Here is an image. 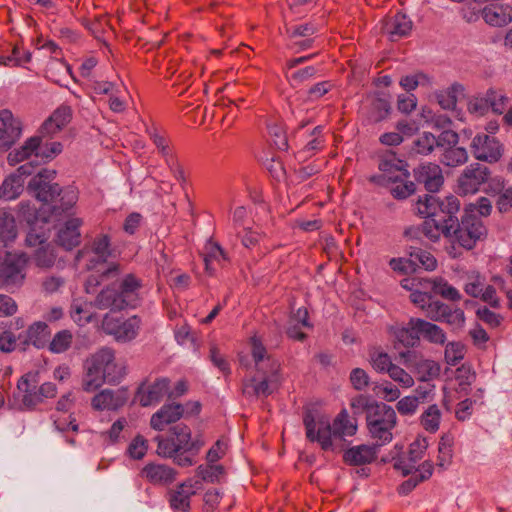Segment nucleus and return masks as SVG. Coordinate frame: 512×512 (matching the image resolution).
Returning <instances> with one entry per match:
<instances>
[{"label": "nucleus", "instance_id": "49530a36", "mask_svg": "<svg viewBox=\"0 0 512 512\" xmlns=\"http://www.w3.org/2000/svg\"><path fill=\"white\" fill-rule=\"evenodd\" d=\"M73 335L69 330L57 332L48 344L50 352L60 354L66 352L72 345Z\"/></svg>", "mask_w": 512, "mask_h": 512}, {"label": "nucleus", "instance_id": "c03bdc74", "mask_svg": "<svg viewBox=\"0 0 512 512\" xmlns=\"http://www.w3.org/2000/svg\"><path fill=\"white\" fill-rule=\"evenodd\" d=\"M441 416L439 407L432 404L422 413L420 423L427 432L435 433L439 429Z\"/></svg>", "mask_w": 512, "mask_h": 512}, {"label": "nucleus", "instance_id": "dca6fc26", "mask_svg": "<svg viewBox=\"0 0 512 512\" xmlns=\"http://www.w3.org/2000/svg\"><path fill=\"white\" fill-rule=\"evenodd\" d=\"M201 488V481L187 480L169 492L170 507L174 512H188L190 498Z\"/></svg>", "mask_w": 512, "mask_h": 512}, {"label": "nucleus", "instance_id": "39448f33", "mask_svg": "<svg viewBox=\"0 0 512 512\" xmlns=\"http://www.w3.org/2000/svg\"><path fill=\"white\" fill-rule=\"evenodd\" d=\"M110 245V237L107 234L97 235L92 243L93 252L102 262L97 269L98 274H92L86 280L85 288L88 293L94 292L102 282L113 280L123 272V267L119 263H107V258L111 256Z\"/></svg>", "mask_w": 512, "mask_h": 512}, {"label": "nucleus", "instance_id": "f8f14e48", "mask_svg": "<svg viewBox=\"0 0 512 512\" xmlns=\"http://www.w3.org/2000/svg\"><path fill=\"white\" fill-rule=\"evenodd\" d=\"M55 176V170L42 169L30 180L28 188L39 201L48 203L60 195L61 189L59 185L52 183Z\"/></svg>", "mask_w": 512, "mask_h": 512}, {"label": "nucleus", "instance_id": "7c9ffc66", "mask_svg": "<svg viewBox=\"0 0 512 512\" xmlns=\"http://www.w3.org/2000/svg\"><path fill=\"white\" fill-rule=\"evenodd\" d=\"M49 336L50 331L48 325L45 322L38 321L30 325L26 330L23 344H31L40 349L46 346Z\"/></svg>", "mask_w": 512, "mask_h": 512}, {"label": "nucleus", "instance_id": "5fc2aeb1", "mask_svg": "<svg viewBox=\"0 0 512 512\" xmlns=\"http://www.w3.org/2000/svg\"><path fill=\"white\" fill-rule=\"evenodd\" d=\"M466 354V347L459 341L449 342L444 351V358L448 365H456Z\"/></svg>", "mask_w": 512, "mask_h": 512}, {"label": "nucleus", "instance_id": "4c0bfd02", "mask_svg": "<svg viewBox=\"0 0 512 512\" xmlns=\"http://www.w3.org/2000/svg\"><path fill=\"white\" fill-rule=\"evenodd\" d=\"M106 381L103 372H100L94 365L85 361V373L82 379V388L86 392H93L100 388Z\"/></svg>", "mask_w": 512, "mask_h": 512}, {"label": "nucleus", "instance_id": "9d476101", "mask_svg": "<svg viewBox=\"0 0 512 512\" xmlns=\"http://www.w3.org/2000/svg\"><path fill=\"white\" fill-rule=\"evenodd\" d=\"M139 328L140 319L137 316L122 320L112 314H106L102 321L103 331L121 342L134 339L138 334Z\"/></svg>", "mask_w": 512, "mask_h": 512}, {"label": "nucleus", "instance_id": "393cba45", "mask_svg": "<svg viewBox=\"0 0 512 512\" xmlns=\"http://www.w3.org/2000/svg\"><path fill=\"white\" fill-rule=\"evenodd\" d=\"M364 109L368 120L371 123H378L388 117L391 105L385 96L373 94L366 97Z\"/></svg>", "mask_w": 512, "mask_h": 512}, {"label": "nucleus", "instance_id": "4468645a", "mask_svg": "<svg viewBox=\"0 0 512 512\" xmlns=\"http://www.w3.org/2000/svg\"><path fill=\"white\" fill-rule=\"evenodd\" d=\"M170 380L158 378L152 383L143 382L137 389L135 400L143 407L158 404L167 395Z\"/></svg>", "mask_w": 512, "mask_h": 512}, {"label": "nucleus", "instance_id": "bf43d9fd", "mask_svg": "<svg viewBox=\"0 0 512 512\" xmlns=\"http://www.w3.org/2000/svg\"><path fill=\"white\" fill-rule=\"evenodd\" d=\"M196 474L200 477L201 481L214 483L218 482L224 475V468L222 465H200L196 470Z\"/></svg>", "mask_w": 512, "mask_h": 512}, {"label": "nucleus", "instance_id": "0e129e2a", "mask_svg": "<svg viewBox=\"0 0 512 512\" xmlns=\"http://www.w3.org/2000/svg\"><path fill=\"white\" fill-rule=\"evenodd\" d=\"M70 120L71 109L68 106H61L46 120V128H49L51 123H55L56 127L61 130Z\"/></svg>", "mask_w": 512, "mask_h": 512}, {"label": "nucleus", "instance_id": "680f3d73", "mask_svg": "<svg viewBox=\"0 0 512 512\" xmlns=\"http://www.w3.org/2000/svg\"><path fill=\"white\" fill-rule=\"evenodd\" d=\"M437 144L436 137L429 132H424L414 141V151L418 154H430Z\"/></svg>", "mask_w": 512, "mask_h": 512}, {"label": "nucleus", "instance_id": "a878e982", "mask_svg": "<svg viewBox=\"0 0 512 512\" xmlns=\"http://www.w3.org/2000/svg\"><path fill=\"white\" fill-rule=\"evenodd\" d=\"M378 454V445H357L344 451L343 461L350 466H360L373 462Z\"/></svg>", "mask_w": 512, "mask_h": 512}, {"label": "nucleus", "instance_id": "f704fd0d", "mask_svg": "<svg viewBox=\"0 0 512 512\" xmlns=\"http://www.w3.org/2000/svg\"><path fill=\"white\" fill-rule=\"evenodd\" d=\"M39 144L40 137L34 136L29 138L19 149H16L8 154V163L10 165H16L22 161L28 160L33 155L36 157Z\"/></svg>", "mask_w": 512, "mask_h": 512}, {"label": "nucleus", "instance_id": "f3484780", "mask_svg": "<svg viewBox=\"0 0 512 512\" xmlns=\"http://www.w3.org/2000/svg\"><path fill=\"white\" fill-rule=\"evenodd\" d=\"M427 447L428 442L425 438L415 439L409 446L407 458L399 457L394 459V469L400 471L403 476L409 475L415 469V464L423 458Z\"/></svg>", "mask_w": 512, "mask_h": 512}, {"label": "nucleus", "instance_id": "7ed1b4c3", "mask_svg": "<svg viewBox=\"0 0 512 512\" xmlns=\"http://www.w3.org/2000/svg\"><path fill=\"white\" fill-rule=\"evenodd\" d=\"M143 287L141 278L133 273L125 274L117 283L108 285L95 298L98 309L120 311L127 307H136L140 301Z\"/></svg>", "mask_w": 512, "mask_h": 512}, {"label": "nucleus", "instance_id": "5701e85b", "mask_svg": "<svg viewBox=\"0 0 512 512\" xmlns=\"http://www.w3.org/2000/svg\"><path fill=\"white\" fill-rule=\"evenodd\" d=\"M412 29V21L400 12L388 16L383 20L382 31L387 34L391 41H396L407 36Z\"/></svg>", "mask_w": 512, "mask_h": 512}, {"label": "nucleus", "instance_id": "58836bf2", "mask_svg": "<svg viewBox=\"0 0 512 512\" xmlns=\"http://www.w3.org/2000/svg\"><path fill=\"white\" fill-rule=\"evenodd\" d=\"M17 237V226L14 216L5 209H0V239L5 244L13 242Z\"/></svg>", "mask_w": 512, "mask_h": 512}, {"label": "nucleus", "instance_id": "6e6d98bb", "mask_svg": "<svg viewBox=\"0 0 512 512\" xmlns=\"http://www.w3.org/2000/svg\"><path fill=\"white\" fill-rule=\"evenodd\" d=\"M369 356L371 365L377 372L387 373L393 365L391 357L379 348H374Z\"/></svg>", "mask_w": 512, "mask_h": 512}, {"label": "nucleus", "instance_id": "ea45409f", "mask_svg": "<svg viewBox=\"0 0 512 512\" xmlns=\"http://www.w3.org/2000/svg\"><path fill=\"white\" fill-rule=\"evenodd\" d=\"M204 262L206 271L212 274L216 267L215 264L221 265L226 261V255L223 249L215 242L209 241L205 245Z\"/></svg>", "mask_w": 512, "mask_h": 512}, {"label": "nucleus", "instance_id": "a211bd4d", "mask_svg": "<svg viewBox=\"0 0 512 512\" xmlns=\"http://www.w3.org/2000/svg\"><path fill=\"white\" fill-rule=\"evenodd\" d=\"M140 476L153 485H169L177 476V471L167 464L150 462L140 471Z\"/></svg>", "mask_w": 512, "mask_h": 512}, {"label": "nucleus", "instance_id": "2eb2a0df", "mask_svg": "<svg viewBox=\"0 0 512 512\" xmlns=\"http://www.w3.org/2000/svg\"><path fill=\"white\" fill-rule=\"evenodd\" d=\"M21 122L8 109L0 111V149L8 150L20 137Z\"/></svg>", "mask_w": 512, "mask_h": 512}, {"label": "nucleus", "instance_id": "de8ad7c7", "mask_svg": "<svg viewBox=\"0 0 512 512\" xmlns=\"http://www.w3.org/2000/svg\"><path fill=\"white\" fill-rule=\"evenodd\" d=\"M311 136L312 139L309 140L304 148L298 152L299 158L303 160L311 157L324 146L322 129L320 126H317L313 129Z\"/></svg>", "mask_w": 512, "mask_h": 512}, {"label": "nucleus", "instance_id": "72a5a7b5", "mask_svg": "<svg viewBox=\"0 0 512 512\" xmlns=\"http://www.w3.org/2000/svg\"><path fill=\"white\" fill-rule=\"evenodd\" d=\"M489 191L499 193L496 206L501 213L507 212L512 208V187L504 189V180L501 177H495L490 180Z\"/></svg>", "mask_w": 512, "mask_h": 512}, {"label": "nucleus", "instance_id": "4be33fe9", "mask_svg": "<svg viewBox=\"0 0 512 512\" xmlns=\"http://www.w3.org/2000/svg\"><path fill=\"white\" fill-rule=\"evenodd\" d=\"M416 180L423 183L429 192H436L443 185L444 178L439 165L425 163L414 170Z\"/></svg>", "mask_w": 512, "mask_h": 512}, {"label": "nucleus", "instance_id": "473e14b6", "mask_svg": "<svg viewBox=\"0 0 512 512\" xmlns=\"http://www.w3.org/2000/svg\"><path fill=\"white\" fill-rule=\"evenodd\" d=\"M433 474V464L431 461H424L408 480L404 481L398 488L402 495L410 493L419 483L428 480Z\"/></svg>", "mask_w": 512, "mask_h": 512}, {"label": "nucleus", "instance_id": "6ab92c4d", "mask_svg": "<svg viewBox=\"0 0 512 512\" xmlns=\"http://www.w3.org/2000/svg\"><path fill=\"white\" fill-rule=\"evenodd\" d=\"M184 406L179 403L163 405L150 419V426L154 430L163 431L166 426L176 423L184 416Z\"/></svg>", "mask_w": 512, "mask_h": 512}, {"label": "nucleus", "instance_id": "412c9836", "mask_svg": "<svg viewBox=\"0 0 512 512\" xmlns=\"http://www.w3.org/2000/svg\"><path fill=\"white\" fill-rule=\"evenodd\" d=\"M128 400L126 390H110L105 389L96 394L91 401V405L95 410H116L122 407Z\"/></svg>", "mask_w": 512, "mask_h": 512}, {"label": "nucleus", "instance_id": "774afa93", "mask_svg": "<svg viewBox=\"0 0 512 512\" xmlns=\"http://www.w3.org/2000/svg\"><path fill=\"white\" fill-rule=\"evenodd\" d=\"M147 450V440L143 436L137 435L129 444L127 448V453L131 458L135 460H140L146 455Z\"/></svg>", "mask_w": 512, "mask_h": 512}, {"label": "nucleus", "instance_id": "13d9d810", "mask_svg": "<svg viewBox=\"0 0 512 512\" xmlns=\"http://www.w3.org/2000/svg\"><path fill=\"white\" fill-rule=\"evenodd\" d=\"M414 325L411 324V319L408 321L405 327L399 329L396 333L397 339L405 347H414L420 341V333L413 329Z\"/></svg>", "mask_w": 512, "mask_h": 512}, {"label": "nucleus", "instance_id": "09e8293b", "mask_svg": "<svg viewBox=\"0 0 512 512\" xmlns=\"http://www.w3.org/2000/svg\"><path fill=\"white\" fill-rule=\"evenodd\" d=\"M35 264L40 268H50L54 265L56 255L51 244L46 243L38 247L33 255Z\"/></svg>", "mask_w": 512, "mask_h": 512}, {"label": "nucleus", "instance_id": "1a4fd4ad", "mask_svg": "<svg viewBox=\"0 0 512 512\" xmlns=\"http://www.w3.org/2000/svg\"><path fill=\"white\" fill-rule=\"evenodd\" d=\"M490 180V170L487 166L471 163L459 175L456 192L460 196L474 195Z\"/></svg>", "mask_w": 512, "mask_h": 512}, {"label": "nucleus", "instance_id": "b1692460", "mask_svg": "<svg viewBox=\"0 0 512 512\" xmlns=\"http://www.w3.org/2000/svg\"><path fill=\"white\" fill-rule=\"evenodd\" d=\"M494 1L481 5L480 14L485 22L492 26H504L512 21V7L509 5H500Z\"/></svg>", "mask_w": 512, "mask_h": 512}, {"label": "nucleus", "instance_id": "603ef678", "mask_svg": "<svg viewBox=\"0 0 512 512\" xmlns=\"http://www.w3.org/2000/svg\"><path fill=\"white\" fill-rule=\"evenodd\" d=\"M452 457V439L449 436H443L438 445L437 467L445 469L451 463Z\"/></svg>", "mask_w": 512, "mask_h": 512}, {"label": "nucleus", "instance_id": "f257e3e1", "mask_svg": "<svg viewBox=\"0 0 512 512\" xmlns=\"http://www.w3.org/2000/svg\"><path fill=\"white\" fill-rule=\"evenodd\" d=\"M250 345L255 374L243 382L242 392L246 397H268L280 381L281 364L257 337L251 338Z\"/></svg>", "mask_w": 512, "mask_h": 512}, {"label": "nucleus", "instance_id": "a19ab883", "mask_svg": "<svg viewBox=\"0 0 512 512\" xmlns=\"http://www.w3.org/2000/svg\"><path fill=\"white\" fill-rule=\"evenodd\" d=\"M149 137L153 144L157 147L159 153L165 158L168 165H171L173 161L172 149L170 146V140L165 132L152 128L148 131Z\"/></svg>", "mask_w": 512, "mask_h": 512}, {"label": "nucleus", "instance_id": "3c124183", "mask_svg": "<svg viewBox=\"0 0 512 512\" xmlns=\"http://www.w3.org/2000/svg\"><path fill=\"white\" fill-rule=\"evenodd\" d=\"M438 197L425 195L416 203L417 212L428 219L437 218Z\"/></svg>", "mask_w": 512, "mask_h": 512}, {"label": "nucleus", "instance_id": "c756f323", "mask_svg": "<svg viewBox=\"0 0 512 512\" xmlns=\"http://www.w3.org/2000/svg\"><path fill=\"white\" fill-rule=\"evenodd\" d=\"M451 221V219H428L424 222L423 233L428 239L434 242L438 241L441 236H444L446 239L450 240L452 235Z\"/></svg>", "mask_w": 512, "mask_h": 512}, {"label": "nucleus", "instance_id": "6e6552de", "mask_svg": "<svg viewBox=\"0 0 512 512\" xmlns=\"http://www.w3.org/2000/svg\"><path fill=\"white\" fill-rule=\"evenodd\" d=\"M450 242H456L465 249H472L476 242L486 235L483 222L474 215L465 214L461 221L453 222Z\"/></svg>", "mask_w": 512, "mask_h": 512}, {"label": "nucleus", "instance_id": "0eeeda50", "mask_svg": "<svg viewBox=\"0 0 512 512\" xmlns=\"http://www.w3.org/2000/svg\"><path fill=\"white\" fill-rule=\"evenodd\" d=\"M28 262L24 253L0 252V288L10 292L19 289L26 279Z\"/></svg>", "mask_w": 512, "mask_h": 512}, {"label": "nucleus", "instance_id": "4d7b16f0", "mask_svg": "<svg viewBox=\"0 0 512 512\" xmlns=\"http://www.w3.org/2000/svg\"><path fill=\"white\" fill-rule=\"evenodd\" d=\"M387 374L394 382L398 383V385L404 389L411 388L415 384L412 375L398 365L393 364L390 366Z\"/></svg>", "mask_w": 512, "mask_h": 512}, {"label": "nucleus", "instance_id": "2f4dec72", "mask_svg": "<svg viewBox=\"0 0 512 512\" xmlns=\"http://www.w3.org/2000/svg\"><path fill=\"white\" fill-rule=\"evenodd\" d=\"M389 190L395 199L403 200L412 195L415 190L414 182L408 180V174L400 173L395 177H389Z\"/></svg>", "mask_w": 512, "mask_h": 512}, {"label": "nucleus", "instance_id": "20e7f679", "mask_svg": "<svg viewBox=\"0 0 512 512\" xmlns=\"http://www.w3.org/2000/svg\"><path fill=\"white\" fill-rule=\"evenodd\" d=\"M154 441L157 442V454L164 458H171L181 451L197 455L204 446L199 437L192 438L190 427L183 423L171 427L169 437L157 435Z\"/></svg>", "mask_w": 512, "mask_h": 512}, {"label": "nucleus", "instance_id": "e433bc0d", "mask_svg": "<svg viewBox=\"0 0 512 512\" xmlns=\"http://www.w3.org/2000/svg\"><path fill=\"white\" fill-rule=\"evenodd\" d=\"M425 285L428 286V290L433 291L435 294H439L444 299L450 301L461 300L460 292L441 277L428 279V282H426Z\"/></svg>", "mask_w": 512, "mask_h": 512}, {"label": "nucleus", "instance_id": "69168bd1", "mask_svg": "<svg viewBox=\"0 0 512 512\" xmlns=\"http://www.w3.org/2000/svg\"><path fill=\"white\" fill-rule=\"evenodd\" d=\"M485 285L484 278L478 273L469 274L464 286V291L471 297L478 298L482 294Z\"/></svg>", "mask_w": 512, "mask_h": 512}, {"label": "nucleus", "instance_id": "052dcab7", "mask_svg": "<svg viewBox=\"0 0 512 512\" xmlns=\"http://www.w3.org/2000/svg\"><path fill=\"white\" fill-rule=\"evenodd\" d=\"M410 262L413 265L421 266L425 270H434L437 266V261L434 256L421 249H418L410 254Z\"/></svg>", "mask_w": 512, "mask_h": 512}, {"label": "nucleus", "instance_id": "bb28decb", "mask_svg": "<svg viewBox=\"0 0 512 512\" xmlns=\"http://www.w3.org/2000/svg\"><path fill=\"white\" fill-rule=\"evenodd\" d=\"M35 375L28 373L20 378L17 384V389L22 396V404L26 408H33L41 403L42 397L37 389V381Z\"/></svg>", "mask_w": 512, "mask_h": 512}, {"label": "nucleus", "instance_id": "cd10ccee", "mask_svg": "<svg viewBox=\"0 0 512 512\" xmlns=\"http://www.w3.org/2000/svg\"><path fill=\"white\" fill-rule=\"evenodd\" d=\"M411 324L414 325L413 329L420 333V338L425 341L435 345L445 344L446 333L438 325L420 318H411Z\"/></svg>", "mask_w": 512, "mask_h": 512}, {"label": "nucleus", "instance_id": "c9c22d12", "mask_svg": "<svg viewBox=\"0 0 512 512\" xmlns=\"http://www.w3.org/2000/svg\"><path fill=\"white\" fill-rule=\"evenodd\" d=\"M460 210V201L455 195H448L444 198L438 197L437 219H451L452 223L457 222L456 214Z\"/></svg>", "mask_w": 512, "mask_h": 512}, {"label": "nucleus", "instance_id": "37998d69", "mask_svg": "<svg viewBox=\"0 0 512 512\" xmlns=\"http://www.w3.org/2000/svg\"><path fill=\"white\" fill-rule=\"evenodd\" d=\"M463 92L464 87L459 83H454L447 90L437 93V101L445 110L454 109L458 95L463 94Z\"/></svg>", "mask_w": 512, "mask_h": 512}, {"label": "nucleus", "instance_id": "864d4df0", "mask_svg": "<svg viewBox=\"0 0 512 512\" xmlns=\"http://www.w3.org/2000/svg\"><path fill=\"white\" fill-rule=\"evenodd\" d=\"M87 360L100 372H105L110 362L115 360V352L110 348L104 347L92 354Z\"/></svg>", "mask_w": 512, "mask_h": 512}, {"label": "nucleus", "instance_id": "423d86ee", "mask_svg": "<svg viewBox=\"0 0 512 512\" xmlns=\"http://www.w3.org/2000/svg\"><path fill=\"white\" fill-rule=\"evenodd\" d=\"M366 421L371 437L380 442L379 446L392 440V430L396 426L397 416L391 406L385 403H372Z\"/></svg>", "mask_w": 512, "mask_h": 512}, {"label": "nucleus", "instance_id": "ddd939ff", "mask_svg": "<svg viewBox=\"0 0 512 512\" xmlns=\"http://www.w3.org/2000/svg\"><path fill=\"white\" fill-rule=\"evenodd\" d=\"M401 356L404 358V364L415 373L418 381L430 382L440 376L441 366L438 362L411 352L402 353Z\"/></svg>", "mask_w": 512, "mask_h": 512}, {"label": "nucleus", "instance_id": "8fccbe9b", "mask_svg": "<svg viewBox=\"0 0 512 512\" xmlns=\"http://www.w3.org/2000/svg\"><path fill=\"white\" fill-rule=\"evenodd\" d=\"M475 379L476 373L470 365L463 364L456 369L455 380L458 384L457 390L466 393Z\"/></svg>", "mask_w": 512, "mask_h": 512}, {"label": "nucleus", "instance_id": "9b49d317", "mask_svg": "<svg viewBox=\"0 0 512 512\" xmlns=\"http://www.w3.org/2000/svg\"><path fill=\"white\" fill-rule=\"evenodd\" d=\"M472 155L480 161L488 163L497 162L503 154V145L489 134L478 133L470 145Z\"/></svg>", "mask_w": 512, "mask_h": 512}, {"label": "nucleus", "instance_id": "aec40b11", "mask_svg": "<svg viewBox=\"0 0 512 512\" xmlns=\"http://www.w3.org/2000/svg\"><path fill=\"white\" fill-rule=\"evenodd\" d=\"M32 162L21 165L17 172L19 174H12L8 176L2 186L0 196L6 200H12L17 198L23 191L24 181L22 176L31 175L33 172Z\"/></svg>", "mask_w": 512, "mask_h": 512}, {"label": "nucleus", "instance_id": "e2e57ef3", "mask_svg": "<svg viewBox=\"0 0 512 512\" xmlns=\"http://www.w3.org/2000/svg\"><path fill=\"white\" fill-rule=\"evenodd\" d=\"M467 111L475 117L486 115L489 111V100L486 95L471 97L467 102Z\"/></svg>", "mask_w": 512, "mask_h": 512}, {"label": "nucleus", "instance_id": "a18cd8bd", "mask_svg": "<svg viewBox=\"0 0 512 512\" xmlns=\"http://www.w3.org/2000/svg\"><path fill=\"white\" fill-rule=\"evenodd\" d=\"M468 160V154L465 148L463 147H446L442 157L441 162L449 167H456L461 164H464Z\"/></svg>", "mask_w": 512, "mask_h": 512}, {"label": "nucleus", "instance_id": "338daca9", "mask_svg": "<svg viewBox=\"0 0 512 512\" xmlns=\"http://www.w3.org/2000/svg\"><path fill=\"white\" fill-rule=\"evenodd\" d=\"M486 97L489 100V110L491 109L496 114H502L508 103V97L495 90L489 89L486 92Z\"/></svg>", "mask_w": 512, "mask_h": 512}, {"label": "nucleus", "instance_id": "c85d7f7f", "mask_svg": "<svg viewBox=\"0 0 512 512\" xmlns=\"http://www.w3.org/2000/svg\"><path fill=\"white\" fill-rule=\"evenodd\" d=\"M82 225V220L79 218H70L66 221L57 236L59 245L67 250H71L80 243L81 234L79 228Z\"/></svg>", "mask_w": 512, "mask_h": 512}, {"label": "nucleus", "instance_id": "f03ea898", "mask_svg": "<svg viewBox=\"0 0 512 512\" xmlns=\"http://www.w3.org/2000/svg\"><path fill=\"white\" fill-rule=\"evenodd\" d=\"M303 423L306 437L312 442H318L325 451L333 449L332 437L344 439L346 436L355 435L357 431L356 420L346 410H342L332 424L324 418L316 419L312 411H307Z\"/></svg>", "mask_w": 512, "mask_h": 512}, {"label": "nucleus", "instance_id": "79ce46f5", "mask_svg": "<svg viewBox=\"0 0 512 512\" xmlns=\"http://www.w3.org/2000/svg\"><path fill=\"white\" fill-rule=\"evenodd\" d=\"M492 283H493L492 285L483 287L482 294H480V296L478 298H480L482 301L488 303L492 307L497 308L500 306V303H499V299L496 296V289H500L501 291H504L505 293L508 289H506V287H505L504 279L500 276L493 277Z\"/></svg>", "mask_w": 512, "mask_h": 512}]
</instances>
